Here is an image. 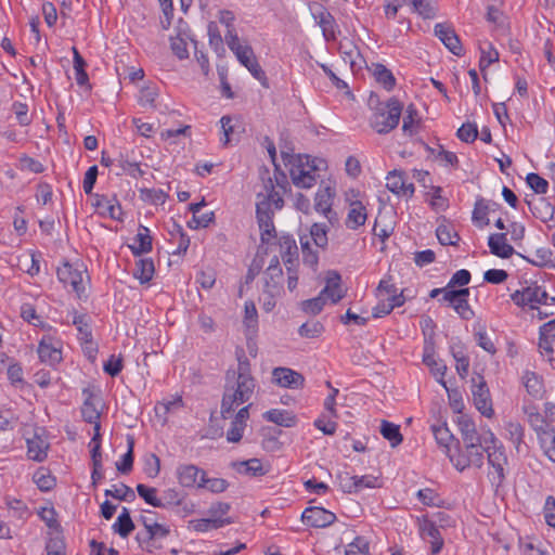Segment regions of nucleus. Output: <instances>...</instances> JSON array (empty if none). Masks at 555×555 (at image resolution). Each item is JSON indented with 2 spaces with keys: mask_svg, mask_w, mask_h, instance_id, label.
I'll return each mask as SVG.
<instances>
[{
  "mask_svg": "<svg viewBox=\"0 0 555 555\" xmlns=\"http://www.w3.org/2000/svg\"><path fill=\"white\" fill-rule=\"evenodd\" d=\"M38 356L40 360L50 365H54L62 360L61 349L52 344L51 338H43L38 346Z\"/></svg>",
  "mask_w": 555,
  "mask_h": 555,
  "instance_id": "cd10ccee",
  "label": "nucleus"
},
{
  "mask_svg": "<svg viewBox=\"0 0 555 555\" xmlns=\"http://www.w3.org/2000/svg\"><path fill=\"white\" fill-rule=\"evenodd\" d=\"M488 246L491 254L496 257L506 259L514 255V247L507 243L506 233H493L488 238Z\"/></svg>",
  "mask_w": 555,
  "mask_h": 555,
  "instance_id": "4be33fe9",
  "label": "nucleus"
},
{
  "mask_svg": "<svg viewBox=\"0 0 555 555\" xmlns=\"http://www.w3.org/2000/svg\"><path fill=\"white\" fill-rule=\"evenodd\" d=\"M328 227L325 223H313L310 228V237L315 246L325 249L328 244Z\"/></svg>",
  "mask_w": 555,
  "mask_h": 555,
  "instance_id": "49530a36",
  "label": "nucleus"
},
{
  "mask_svg": "<svg viewBox=\"0 0 555 555\" xmlns=\"http://www.w3.org/2000/svg\"><path fill=\"white\" fill-rule=\"evenodd\" d=\"M93 206L96 208L100 215L109 217L114 220H120L121 206L116 196H107L104 194H94Z\"/></svg>",
  "mask_w": 555,
  "mask_h": 555,
  "instance_id": "a211bd4d",
  "label": "nucleus"
},
{
  "mask_svg": "<svg viewBox=\"0 0 555 555\" xmlns=\"http://www.w3.org/2000/svg\"><path fill=\"white\" fill-rule=\"evenodd\" d=\"M128 451L122 455L121 460L116 463V468L121 474H128L131 472L133 466V447L134 439L132 436L127 437Z\"/></svg>",
  "mask_w": 555,
  "mask_h": 555,
  "instance_id": "09e8293b",
  "label": "nucleus"
},
{
  "mask_svg": "<svg viewBox=\"0 0 555 555\" xmlns=\"http://www.w3.org/2000/svg\"><path fill=\"white\" fill-rule=\"evenodd\" d=\"M266 194L258 193L256 202V219L260 230V240L263 244H269L276 237V231L273 222L275 210L284 207V199L272 179L269 177L264 183Z\"/></svg>",
  "mask_w": 555,
  "mask_h": 555,
  "instance_id": "f03ea898",
  "label": "nucleus"
},
{
  "mask_svg": "<svg viewBox=\"0 0 555 555\" xmlns=\"http://www.w3.org/2000/svg\"><path fill=\"white\" fill-rule=\"evenodd\" d=\"M380 434L389 441L392 448L398 447L403 440V436L400 433V426L388 421H382Z\"/></svg>",
  "mask_w": 555,
  "mask_h": 555,
  "instance_id": "4c0bfd02",
  "label": "nucleus"
},
{
  "mask_svg": "<svg viewBox=\"0 0 555 555\" xmlns=\"http://www.w3.org/2000/svg\"><path fill=\"white\" fill-rule=\"evenodd\" d=\"M283 271L275 256L271 259L269 267L264 271V292L271 297L278 294L282 286Z\"/></svg>",
  "mask_w": 555,
  "mask_h": 555,
  "instance_id": "dca6fc26",
  "label": "nucleus"
},
{
  "mask_svg": "<svg viewBox=\"0 0 555 555\" xmlns=\"http://www.w3.org/2000/svg\"><path fill=\"white\" fill-rule=\"evenodd\" d=\"M73 324L76 326L78 331L79 339L83 344L92 345V332L90 326V317L86 313L78 314L74 313Z\"/></svg>",
  "mask_w": 555,
  "mask_h": 555,
  "instance_id": "473e14b6",
  "label": "nucleus"
},
{
  "mask_svg": "<svg viewBox=\"0 0 555 555\" xmlns=\"http://www.w3.org/2000/svg\"><path fill=\"white\" fill-rule=\"evenodd\" d=\"M129 247L134 256H140L151 251L152 237L150 235V230L146 227L140 225L134 243L129 245Z\"/></svg>",
  "mask_w": 555,
  "mask_h": 555,
  "instance_id": "7c9ffc66",
  "label": "nucleus"
},
{
  "mask_svg": "<svg viewBox=\"0 0 555 555\" xmlns=\"http://www.w3.org/2000/svg\"><path fill=\"white\" fill-rule=\"evenodd\" d=\"M85 401L81 406V414L86 422L94 425V436L92 441H96L100 438V411L95 405V396L89 389H83Z\"/></svg>",
  "mask_w": 555,
  "mask_h": 555,
  "instance_id": "ddd939ff",
  "label": "nucleus"
},
{
  "mask_svg": "<svg viewBox=\"0 0 555 555\" xmlns=\"http://www.w3.org/2000/svg\"><path fill=\"white\" fill-rule=\"evenodd\" d=\"M431 430L438 444L448 448L449 443L453 439V435L447 425H433Z\"/></svg>",
  "mask_w": 555,
  "mask_h": 555,
  "instance_id": "13d9d810",
  "label": "nucleus"
},
{
  "mask_svg": "<svg viewBox=\"0 0 555 555\" xmlns=\"http://www.w3.org/2000/svg\"><path fill=\"white\" fill-rule=\"evenodd\" d=\"M341 278L336 271H328L326 275V285L321 291L322 295L326 299H330L333 304L338 302L345 296V292L340 285Z\"/></svg>",
  "mask_w": 555,
  "mask_h": 555,
  "instance_id": "5701e85b",
  "label": "nucleus"
},
{
  "mask_svg": "<svg viewBox=\"0 0 555 555\" xmlns=\"http://www.w3.org/2000/svg\"><path fill=\"white\" fill-rule=\"evenodd\" d=\"M245 336L249 341L258 331V312L253 301H246L244 307Z\"/></svg>",
  "mask_w": 555,
  "mask_h": 555,
  "instance_id": "c85d7f7f",
  "label": "nucleus"
},
{
  "mask_svg": "<svg viewBox=\"0 0 555 555\" xmlns=\"http://www.w3.org/2000/svg\"><path fill=\"white\" fill-rule=\"evenodd\" d=\"M34 481L41 491H50L55 486V478L46 468H39L34 474Z\"/></svg>",
  "mask_w": 555,
  "mask_h": 555,
  "instance_id": "3c124183",
  "label": "nucleus"
},
{
  "mask_svg": "<svg viewBox=\"0 0 555 555\" xmlns=\"http://www.w3.org/2000/svg\"><path fill=\"white\" fill-rule=\"evenodd\" d=\"M38 515L47 527L52 530L53 534L62 533V527L57 520V513L54 507H41Z\"/></svg>",
  "mask_w": 555,
  "mask_h": 555,
  "instance_id": "a19ab883",
  "label": "nucleus"
},
{
  "mask_svg": "<svg viewBox=\"0 0 555 555\" xmlns=\"http://www.w3.org/2000/svg\"><path fill=\"white\" fill-rule=\"evenodd\" d=\"M522 384L527 392L534 398L540 397L543 392L542 378L534 372L526 371L522 375Z\"/></svg>",
  "mask_w": 555,
  "mask_h": 555,
  "instance_id": "e433bc0d",
  "label": "nucleus"
},
{
  "mask_svg": "<svg viewBox=\"0 0 555 555\" xmlns=\"http://www.w3.org/2000/svg\"><path fill=\"white\" fill-rule=\"evenodd\" d=\"M486 437H488V430L483 434V440L464 444V449L460 450L456 456L450 457L459 472H463L469 466L482 467L485 453L487 454L491 446V443L486 442Z\"/></svg>",
  "mask_w": 555,
  "mask_h": 555,
  "instance_id": "423d86ee",
  "label": "nucleus"
},
{
  "mask_svg": "<svg viewBox=\"0 0 555 555\" xmlns=\"http://www.w3.org/2000/svg\"><path fill=\"white\" fill-rule=\"evenodd\" d=\"M473 399L477 410L485 416L491 417L494 413L490 398V391L482 376L473 378Z\"/></svg>",
  "mask_w": 555,
  "mask_h": 555,
  "instance_id": "1a4fd4ad",
  "label": "nucleus"
},
{
  "mask_svg": "<svg viewBox=\"0 0 555 555\" xmlns=\"http://www.w3.org/2000/svg\"><path fill=\"white\" fill-rule=\"evenodd\" d=\"M137 492L147 504L152 505L153 507H164L162 499L157 496L156 488L139 483L137 486Z\"/></svg>",
  "mask_w": 555,
  "mask_h": 555,
  "instance_id": "8fccbe9b",
  "label": "nucleus"
},
{
  "mask_svg": "<svg viewBox=\"0 0 555 555\" xmlns=\"http://www.w3.org/2000/svg\"><path fill=\"white\" fill-rule=\"evenodd\" d=\"M229 487V482L223 478H207L206 472L203 473L198 481V488L207 489L212 493H221Z\"/></svg>",
  "mask_w": 555,
  "mask_h": 555,
  "instance_id": "c03bdc74",
  "label": "nucleus"
},
{
  "mask_svg": "<svg viewBox=\"0 0 555 555\" xmlns=\"http://www.w3.org/2000/svg\"><path fill=\"white\" fill-rule=\"evenodd\" d=\"M402 104L397 98H390L371 118V127L379 134L393 130L400 120Z\"/></svg>",
  "mask_w": 555,
  "mask_h": 555,
  "instance_id": "39448f33",
  "label": "nucleus"
},
{
  "mask_svg": "<svg viewBox=\"0 0 555 555\" xmlns=\"http://www.w3.org/2000/svg\"><path fill=\"white\" fill-rule=\"evenodd\" d=\"M279 245L282 253V258L285 264L293 262V256H297L298 247L295 240L291 235H282L279 238Z\"/></svg>",
  "mask_w": 555,
  "mask_h": 555,
  "instance_id": "ea45409f",
  "label": "nucleus"
},
{
  "mask_svg": "<svg viewBox=\"0 0 555 555\" xmlns=\"http://www.w3.org/2000/svg\"><path fill=\"white\" fill-rule=\"evenodd\" d=\"M366 217V209L363 204L360 201L352 202L346 219V225L349 229L356 230L365 223Z\"/></svg>",
  "mask_w": 555,
  "mask_h": 555,
  "instance_id": "c756f323",
  "label": "nucleus"
},
{
  "mask_svg": "<svg viewBox=\"0 0 555 555\" xmlns=\"http://www.w3.org/2000/svg\"><path fill=\"white\" fill-rule=\"evenodd\" d=\"M124 367L122 357H116L112 354L109 359L104 363L103 370L106 374L112 377L117 376Z\"/></svg>",
  "mask_w": 555,
  "mask_h": 555,
  "instance_id": "338daca9",
  "label": "nucleus"
},
{
  "mask_svg": "<svg viewBox=\"0 0 555 555\" xmlns=\"http://www.w3.org/2000/svg\"><path fill=\"white\" fill-rule=\"evenodd\" d=\"M27 455L36 462H43L47 459L49 442L38 430H35L33 437L26 439Z\"/></svg>",
  "mask_w": 555,
  "mask_h": 555,
  "instance_id": "aec40b11",
  "label": "nucleus"
},
{
  "mask_svg": "<svg viewBox=\"0 0 555 555\" xmlns=\"http://www.w3.org/2000/svg\"><path fill=\"white\" fill-rule=\"evenodd\" d=\"M263 417L268 422H272L276 425L284 427H292L296 423L295 416L285 410L272 409L263 414Z\"/></svg>",
  "mask_w": 555,
  "mask_h": 555,
  "instance_id": "f704fd0d",
  "label": "nucleus"
},
{
  "mask_svg": "<svg viewBox=\"0 0 555 555\" xmlns=\"http://www.w3.org/2000/svg\"><path fill=\"white\" fill-rule=\"evenodd\" d=\"M325 167L326 162L322 158L298 155L289 170L292 181L297 188L310 189L317 183L318 172Z\"/></svg>",
  "mask_w": 555,
  "mask_h": 555,
  "instance_id": "7ed1b4c3",
  "label": "nucleus"
},
{
  "mask_svg": "<svg viewBox=\"0 0 555 555\" xmlns=\"http://www.w3.org/2000/svg\"><path fill=\"white\" fill-rule=\"evenodd\" d=\"M113 530L121 538H127L134 530V524L127 507H122L120 515L113 525Z\"/></svg>",
  "mask_w": 555,
  "mask_h": 555,
  "instance_id": "c9c22d12",
  "label": "nucleus"
},
{
  "mask_svg": "<svg viewBox=\"0 0 555 555\" xmlns=\"http://www.w3.org/2000/svg\"><path fill=\"white\" fill-rule=\"evenodd\" d=\"M413 10L423 18H434L437 8L433 0H406Z\"/></svg>",
  "mask_w": 555,
  "mask_h": 555,
  "instance_id": "a18cd8bd",
  "label": "nucleus"
},
{
  "mask_svg": "<svg viewBox=\"0 0 555 555\" xmlns=\"http://www.w3.org/2000/svg\"><path fill=\"white\" fill-rule=\"evenodd\" d=\"M272 382L280 387L291 389H301L305 386V377L300 373L284 366L273 369Z\"/></svg>",
  "mask_w": 555,
  "mask_h": 555,
  "instance_id": "9b49d317",
  "label": "nucleus"
},
{
  "mask_svg": "<svg viewBox=\"0 0 555 555\" xmlns=\"http://www.w3.org/2000/svg\"><path fill=\"white\" fill-rule=\"evenodd\" d=\"M345 555H369V545L360 537H357L353 542L348 545Z\"/></svg>",
  "mask_w": 555,
  "mask_h": 555,
  "instance_id": "774afa93",
  "label": "nucleus"
},
{
  "mask_svg": "<svg viewBox=\"0 0 555 555\" xmlns=\"http://www.w3.org/2000/svg\"><path fill=\"white\" fill-rule=\"evenodd\" d=\"M452 308L463 320H472L475 315V312L466 298L456 299Z\"/></svg>",
  "mask_w": 555,
  "mask_h": 555,
  "instance_id": "69168bd1",
  "label": "nucleus"
},
{
  "mask_svg": "<svg viewBox=\"0 0 555 555\" xmlns=\"http://www.w3.org/2000/svg\"><path fill=\"white\" fill-rule=\"evenodd\" d=\"M155 272L154 262L150 258L140 259L135 264L133 272L134 278L140 280L142 284L147 283L152 280Z\"/></svg>",
  "mask_w": 555,
  "mask_h": 555,
  "instance_id": "58836bf2",
  "label": "nucleus"
},
{
  "mask_svg": "<svg viewBox=\"0 0 555 555\" xmlns=\"http://www.w3.org/2000/svg\"><path fill=\"white\" fill-rule=\"evenodd\" d=\"M373 76L375 77L376 81L383 87L390 91L396 86V78L392 75V73L383 64L379 63H373L372 67L370 68Z\"/></svg>",
  "mask_w": 555,
  "mask_h": 555,
  "instance_id": "2f4dec72",
  "label": "nucleus"
},
{
  "mask_svg": "<svg viewBox=\"0 0 555 555\" xmlns=\"http://www.w3.org/2000/svg\"><path fill=\"white\" fill-rule=\"evenodd\" d=\"M405 116L403 117L402 131L408 135H413L415 133L414 124L416 121L417 111L411 104L406 107Z\"/></svg>",
  "mask_w": 555,
  "mask_h": 555,
  "instance_id": "0e129e2a",
  "label": "nucleus"
},
{
  "mask_svg": "<svg viewBox=\"0 0 555 555\" xmlns=\"http://www.w3.org/2000/svg\"><path fill=\"white\" fill-rule=\"evenodd\" d=\"M225 42L229 49L236 55L237 60L245 67L254 60H257L250 46L242 44L234 29H228Z\"/></svg>",
  "mask_w": 555,
  "mask_h": 555,
  "instance_id": "4468645a",
  "label": "nucleus"
},
{
  "mask_svg": "<svg viewBox=\"0 0 555 555\" xmlns=\"http://www.w3.org/2000/svg\"><path fill=\"white\" fill-rule=\"evenodd\" d=\"M325 302V297L320 293L319 296L314 298L304 300L301 302V309L308 314L317 315L322 311Z\"/></svg>",
  "mask_w": 555,
  "mask_h": 555,
  "instance_id": "603ef678",
  "label": "nucleus"
},
{
  "mask_svg": "<svg viewBox=\"0 0 555 555\" xmlns=\"http://www.w3.org/2000/svg\"><path fill=\"white\" fill-rule=\"evenodd\" d=\"M456 135L457 138L465 142V143H472L474 142L477 137H478V129H477V126L475 124H470V122H466V124H463L457 132H456Z\"/></svg>",
  "mask_w": 555,
  "mask_h": 555,
  "instance_id": "bf43d9fd",
  "label": "nucleus"
},
{
  "mask_svg": "<svg viewBox=\"0 0 555 555\" xmlns=\"http://www.w3.org/2000/svg\"><path fill=\"white\" fill-rule=\"evenodd\" d=\"M457 426L462 436L463 444H470L483 440V435H480L474 421L466 414H461L457 417Z\"/></svg>",
  "mask_w": 555,
  "mask_h": 555,
  "instance_id": "b1692460",
  "label": "nucleus"
},
{
  "mask_svg": "<svg viewBox=\"0 0 555 555\" xmlns=\"http://www.w3.org/2000/svg\"><path fill=\"white\" fill-rule=\"evenodd\" d=\"M418 530L421 538L430 544L431 554H438L444 542L436 524L424 516L418 520Z\"/></svg>",
  "mask_w": 555,
  "mask_h": 555,
  "instance_id": "9d476101",
  "label": "nucleus"
},
{
  "mask_svg": "<svg viewBox=\"0 0 555 555\" xmlns=\"http://www.w3.org/2000/svg\"><path fill=\"white\" fill-rule=\"evenodd\" d=\"M526 182L535 194H546L548 190V182L538 173H528L526 177Z\"/></svg>",
  "mask_w": 555,
  "mask_h": 555,
  "instance_id": "864d4df0",
  "label": "nucleus"
},
{
  "mask_svg": "<svg viewBox=\"0 0 555 555\" xmlns=\"http://www.w3.org/2000/svg\"><path fill=\"white\" fill-rule=\"evenodd\" d=\"M233 467L237 473L251 477L264 476L269 472V468L264 467L261 460L257 457L233 463Z\"/></svg>",
  "mask_w": 555,
  "mask_h": 555,
  "instance_id": "bb28decb",
  "label": "nucleus"
},
{
  "mask_svg": "<svg viewBox=\"0 0 555 555\" xmlns=\"http://www.w3.org/2000/svg\"><path fill=\"white\" fill-rule=\"evenodd\" d=\"M104 494L105 496H112L116 500L126 502H132L135 499L134 491L125 483L113 486V489H106Z\"/></svg>",
  "mask_w": 555,
  "mask_h": 555,
  "instance_id": "de8ad7c7",
  "label": "nucleus"
},
{
  "mask_svg": "<svg viewBox=\"0 0 555 555\" xmlns=\"http://www.w3.org/2000/svg\"><path fill=\"white\" fill-rule=\"evenodd\" d=\"M486 442L491 443L487 452V460L490 466L488 479L491 485L498 489L504 483L508 459L504 446L499 442L498 438L490 429L488 430Z\"/></svg>",
  "mask_w": 555,
  "mask_h": 555,
  "instance_id": "20e7f679",
  "label": "nucleus"
},
{
  "mask_svg": "<svg viewBox=\"0 0 555 555\" xmlns=\"http://www.w3.org/2000/svg\"><path fill=\"white\" fill-rule=\"evenodd\" d=\"M525 203L528 205L532 215L542 222L553 220L555 207L544 197L535 198L534 196H526Z\"/></svg>",
  "mask_w": 555,
  "mask_h": 555,
  "instance_id": "6ab92c4d",
  "label": "nucleus"
},
{
  "mask_svg": "<svg viewBox=\"0 0 555 555\" xmlns=\"http://www.w3.org/2000/svg\"><path fill=\"white\" fill-rule=\"evenodd\" d=\"M170 47L173 54L179 60H184L189 57L186 39L182 37L180 34L176 37L170 38Z\"/></svg>",
  "mask_w": 555,
  "mask_h": 555,
  "instance_id": "6e6d98bb",
  "label": "nucleus"
},
{
  "mask_svg": "<svg viewBox=\"0 0 555 555\" xmlns=\"http://www.w3.org/2000/svg\"><path fill=\"white\" fill-rule=\"evenodd\" d=\"M237 367L225 373V383L221 400L222 418H229L235 410L247 403L253 397L257 382L251 374L250 363L243 349L236 350Z\"/></svg>",
  "mask_w": 555,
  "mask_h": 555,
  "instance_id": "f257e3e1",
  "label": "nucleus"
},
{
  "mask_svg": "<svg viewBox=\"0 0 555 555\" xmlns=\"http://www.w3.org/2000/svg\"><path fill=\"white\" fill-rule=\"evenodd\" d=\"M302 521L313 528H325L336 520V515L323 507H307L302 515Z\"/></svg>",
  "mask_w": 555,
  "mask_h": 555,
  "instance_id": "f8f14e48",
  "label": "nucleus"
},
{
  "mask_svg": "<svg viewBox=\"0 0 555 555\" xmlns=\"http://www.w3.org/2000/svg\"><path fill=\"white\" fill-rule=\"evenodd\" d=\"M436 235L441 245L455 246L460 241L459 234L450 224L442 223L436 230Z\"/></svg>",
  "mask_w": 555,
  "mask_h": 555,
  "instance_id": "37998d69",
  "label": "nucleus"
},
{
  "mask_svg": "<svg viewBox=\"0 0 555 555\" xmlns=\"http://www.w3.org/2000/svg\"><path fill=\"white\" fill-rule=\"evenodd\" d=\"M324 331V326L319 321H312L304 323L299 330L298 334L301 337L306 338H315L319 337Z\"/></svg>",
  "mask_w": 555,
  "mask_h": 555,
  "instance_id": "5fc2aeb1",
  "label": "nucleus"
},
{
  "mask_svg": "<svg viewBox=\"0 0 555 555\" xmlns=\"http://www.w3.org/2000/svg\"><path fill=\"white\" fill-rule=\"evenodd\" d=\"M512 300L519 307L528 306L531 309L538 308V305H547L555 302V297H548L547 293L537 284L527 286L521 291L512 294Z\"/></svg>",
  "mask_w": 555,
  "mask_h": 555,
  "instance_id": "0eeeda50",
  "label": "nucleus"
},
{
  "mask_svg": "<svg viewBox=\"0 0 555 555\" xmlns=\"http://www.w3.org/2000/svg\"><path fill=\"white\" fill-rule=\"evenodd\" d=\"M320 11L313 12V18L318 22L322 28L323 36L326 41L336 39V22L334 16L321 4H319Z\"/></svg>",
  "mask_w": 555,
  "mask_h": 555,
  "instance_id": "393cba45",
  "label": "nucleus"
},
{
  "mask_svg": "<svg viewBox=\"0 0 555 555\" xmlns=\"http://www.w3.org/2000/svg\"><path fill=\"white\" fill-rule=\"evenodd\" d=\"M233 522L231 517L221 518H202V519H192L189 521V529H192L196 532H207L212 529H219L225 525H230Z\"/></svg>",
  "mask_w": 555,
  "mask_h": 555,
  "instance_id": "a878e982",
  "label": "nucleus"
},
{
  "mask_svg": "<svg viewBox=\"0 0 555 555\" xmlns=\"http://www.w3.org/2000/svg\"><path fill=\"white\" fill-rule=\"evenodd\" d=\"M387 189L395 193L400 194L404 188L403 172L393 170L387 176Z\"/></svg>",
  "mask_w": 555,
  "mask_h": 555,
  "instance_id": "052dcab7",
  "label": "nucleus"
},
{
  "mask_svg": "<svg viewBox=\"0 0 555 555\" xmlns=\"http://www.w3.org/2000/svg\"><path fill=\"white\" fill-rule=\"evenodd\" d=\"M405 299L402 293L399 296L387 297L386 300H380L373 309L374 318H382L389 314L396 307H400L404 304Z\"/></svg>",
  "mask_w": 555,
  "mask_h": 555,
  "instance_id": "72a5a7b5",
  "label": "nucleus"
},
{
  "mask_svg": "<svg viewBox=\"0 0 555 555\" xmlns=\"http://www.w3.org/2000/svg\"><path fill=\"white\" fill-rule=\"evenodd\" d=\"M335 196V191L326 185L320 188L314 197V209L324 215V217L333 223L337 220V214L332 209V202Z\"/></svg>",
  "mask_w": 555,
  "mask_h": 555,
  "instance_id": "2eb2a0df",
  "label": "nucleus"
},
{
  "mask_svg": "<svg viewBox=\"0 0 555 555\" xmlns=\"http://www.w3.org/2000/svg\"><path fill=\"white\" fill-rule=\"evenodd\" d=\"M57 278L64 285H70L79 298L85 295L86 280H89L86 271L74 268L70 263L65 262L57 269Z\"/></svg>",
  "mask_w": 555,
  "mask_h": 555,
  "instance_id": "6e6552de",
  "label": "nucleus"
},
{
  "mask_svg": "<svg viewBox=\"0 0 555 555\" xmlns=\"http://www.w3.org/2000/svg\"><path fill=\"white\" fill-rule=\"evenodd\" d=\"M488 211L489 208L486 201L483 198L477 199L473 210V221L482 222L485 225L489 224Z\"/></svg>",
  "mask_w": 555,
  "mask_h": 555,
  "instance_id": "e2e57ef3",
  "label": "nucleus"
},
{
  "mask_svg": "<svg viewBox=\"0 0 555 555\" xmlns=\"http://www.w3.org/2000/svg\"><path fill=\"white\" fill-rule=\"evenodd\" d=\"M435 35L441 40V42L449 49L451 53L457 56L462 55L463 47L461 44L460 38L449 24H436Z\"/></svg>",
  "mask_w": 555,
  "mask_h": 555,
  "instance_id": "f3484780",
  "label": "nucleus"
},
{
  "mask_svg": "<svg viewBox=\"0 0 555 555\" xmlns=\"http://www.w3.org/2000/svg\"><path fill=\"white\" fill-rule=\"evenodd\" d=\"M505 428L508 439L518 449L524 439V427L518 422H508Z\"/></svg>",
  "mask_w": 555,
  "mask_h": 555,
  "instance_id": "4d7b16f0",
  "label": "nucleus"
},
{
  "mask_svg": "<svg viewBox=\"0 0 555 555\" xmlns=\"http://www.w3.org/2000/svg\"><path fill=\"white\" fill-rule=\"evenodd\" d=\"M205 470L193 464H182L177 467V479L184 488H198V481Z\"/></svg>",
  "mask_w": 555,
  "mask_h": 555,
  "instance_id": "412c9836",
  "label": "nucleus"
},
{
  "mask_svg": "<svg viewBox=\"0 0 555 555\" xmlns=\"http://www.w3.org/2000/svg\"><path fill=\"white\" fill-rule=\"evenodd\" d=\"M46 552L47 555H66V544L62 533L53 534L49 532Z\"/></svg>",
  "mask_w": 555,
  "mask_h": 555,
  "instance_id": "79ce46f5",
  "label": "nucleus"
},
{
  "mask_svg": "<svg viewBox=\"0 0 555 555\" xmlns=\"http://www.w3.org/2000/svg\"><path fill=\"white\" fill-rule=\"evenodd\" d=\"M170 530L165 525L158 524L154 521L149 528L145 530L144 540H154V539H164L169 534Z\"/></svg>",
  "mask_w": 555,
  "mask_h": 555,
  "instance_id": "680f3d73",
  "label": "nucleus"
}]
</instances>
